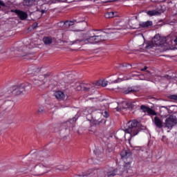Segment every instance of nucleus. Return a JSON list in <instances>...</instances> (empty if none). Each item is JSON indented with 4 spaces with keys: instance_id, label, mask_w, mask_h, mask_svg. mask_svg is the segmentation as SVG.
<instances>
[{
    "instance_id": "31",
    "label": "nucleus",
    "mask_w": 177,
    "mask_h": 177,
    "mask_svg": "<svg viewBox=\"0 0 177 177\" xmlns=\"http://www.w3.org/2000/svg\"><path fill=\"white\" fill-rule=\"evenodd\" d=\"M65 25H66V26H68V27H70V26L74 25V22H73V21H67L65 23Z\"/></svg>"
},
{
    "instance_id": "18",
    "label": "nucleus",
    "mask_w": 177,
    "mask_h": 177,
    "mask_svg": "<svg viewBox=\"0 0 177 177\" xmlns=\"http://www.w3.org/2000/svg\"><path fill=\"white\" fill-rule=\"evenodd\" d=\"M55 96L58 100H64V98L66 97V95L62 91L55 92Z\"/></svg>"
},
{
    "instance_id": "9",
    "label": "nucleus",
    "mask_w": 177,
    "mask_h": 177,
    "mask_svg": "<svg viewBox=\"0 0 177 177\" xmlns=\"http://www.w3.org/2000/svg\"><path fill=\"white\" fill-rule=\"evenodd\" d=\"M127 28H131V30H136V28H140V24L136 20L129 21V25H127Z\"/></svg>"
},
{
    "instance_id": "15",
    "label": "nucleus",
    "mask_w": 177,
    "mask_h": 177,
    "mask_svg": "<svg viewBox=\"0 0 177 177\" xmlns=\"http://www.w3.org/2000/svg\"><path fill=\"white\" fill-rule=\"evenodd\" d=\"M115 26L118 27L116 28V30H125L127 28V26L128 25H127V23H125L124 21H118L116 22Z\"/></svg>"
},
{
    "instance_id": "37",
    "label": "nucleus",
    "mask_w": 177,
    "mask_h": 177,
    "mask_svg": "<svg viewBox=\"0 0 177 177\" xmlns=\"http://www.w3.org/2000/svg\"><path fill=\"white\" fill-rule=\"evenodd\" d=\"M87 111H88V114H92V110H90V111L88 110Z\"/></svg>"
},
{
    "instance_id": "19",
    "label": "nucleus",
    "mask_w": 177,
    "mask_h": 177,
    "mask_svg": "<svg viewBox=\"0 0 177 177\" xmlns=\"http://www.w3.org/2000/svg\"><path fill=\"white\" fill-rule=\"evenodd\" d=\"M151 26H153V22L151 21L140 23V28H148V27H150Z\"/></svg>"
},
{
    "instance_id": "7",
    "label": "nucleus",
    "mask_w": 177,
    "mask_h": 177,
    "mask_svg": "<svg viewBox=\"0 0 177 177\" xmlns=\"http://www.w3.org/2000/svg\"><path fill=\"white\" fill-rule=\"evenodd\" d=\"M176 124V119L174 118V116H170L167 119L165 120V126L166 128H172L174 125Z\"/></svg>"
},
{
    "instance_id": "27",
    "label": "nucleus",
    "mask_w": 177,
    "mask_h": 177,
    "mask_svg": "<svg viewBox=\"0 0 177 177\" xmlns=\"http://www.w3.org/2000/svg\"><path fill=\"white\" fill-rule=\"evenodd\" d=\"M77 120H78V115H75L73 118L69 120L70 124H73L75 122H77Z\"/></svg>"
},
{
    "instance_id": "14",
    "label": "nucleus",
    "mask_w": 177,
    "mask_h": 177,
    "mask_svg": "<svg viewBox=\"0 0 177 177\" xmlns=\"http://www.w3.org/2000/svg\"><path fill=\"white\" fill-rule=\"evenodd\" d=\"M92 86H91V84H82L77 87V91H85L86 92H89Z\"/></svg>"
},
{
    "instance_id": "34",
    "label": "nucleus",
    "mask_w": 177,
    "mask_h": 177,
    "mask_svg": "<svg viewBox=\"0 0 177 177\" xmlns=\"http://www.w3.org/2000/svg\"><path fill=\"white\" fill-rule=\"evenodd\" d=\"M45 111V109L44 108H39V113H44Z\"/></svg>"
},
{
    "instance_id": "24",
    "label": "nucleus",
    "mask_w": 177,
    "mask_h": 177,
    "mask_svg": "<svg viewBox=\"0 0 177 177\" xmlns=\"http://www.w3.org/2000/svg\"><path fill=\"white\" fill-rule=\"evenodd\" d=\"M43 41L45 45H50V44L52 43V39L50 37H44L43 39Z\"/></svg>"
},
{
    "instance_id": "16",
    "label": "nucleus",
    "mask_w": 177,
    "mask_h": 177,
    "mask_svg": "<svg viewBox=\"0 0 177 177\" xmlns=\"http://www.w3.org/2000/svg\"><path fill=\"white\" fill-rule=\"evenodd\" d=\"M15 13L19 16V17L21 19V20H26V19H27V17L28 16L26 12L20 11L19 10H16Z\"/></svg>"
},
{
    "instance_id": "17",
    "label": "nucleus",
    "mask_w": 177,
    "mask_h": 177,
    "mask_svg": "<svg viewBox=\"0 0 177 177\" xmlns=\"http://www.w3.org/2000/svg\"><path fill=\"white\" fill-rule=\"evenodd\" d=\"M128 107V102H122L118 104V106L116 108L117 111H121V110H125Z\"/></svg>"
},
{
    "instance_id": "42",
    "label": "nucleus",
    "mask_w": 177,
    "mask_h": 177,
    "mask_svg": "<svg viewBox=\"0 0 177 177\" xmlns=\"http://www.w3.org/2000/svg\"><path fill=\"white\" fill-rule=\"evenodd\" d=\"M158 80H160V78H161L160 76H158Z\"/></svg>"
},
{
    "instance_id": "35",
    "label": "nucleus",
    "mask_w": 177,
    "mask_h": 177,
    "mask_svg": "<svg viewBox=\"0 0 177 177\" xmlns=\"http://www.w3.org/2000/svg\"><path fill=\"white\" fill-rule=\"evenodd\" d=\"M1 6H5V4L3 3V1L0 0V8Z\"/></svg>"
},
{
    "instance_id": "26",
    "label": "nucleus",
    "mask_w": 177,
    "mask_h": 177,
    "mask_svg": "<svg viewBox=\"0 0 177 177\" xmlns=\"http://www.w3.org/2000/svg\"><path fill=\"white\" fill-rule=\"evenodd\" d=\"M92 172H93V169H91L88 170V173H82L81 174L77 175V176H79V177L88 176V175H91V174H92Z\"/></svg>"
},
{
    "instance_id": "40",
    "label": "nucleus",
    "mask_w": 177,
    "mask_h": 177,
    "mask_svg": "<svg viewBox=\"0 0 177 177\" xmlns=\"http://www.w3.org/2000/svg\"><path fill=\"white\" fill-rule=\"evenodd\" d=\"M132 77H138V75H132Z\"/></svg>"
},
{
    "instance_id": "22",
    "label": "nucleus",
    "mask_w": 177,
    "mask_h": 177,
    "mask_svg": "<svg viewBox=\"0 0 177 177\" xmlns=\"http://www.w3.org/2000/svg\"><path fill=\"white\" fill-rule=\"evenodd\" d=\"M147 13L149 16H158V15H160V12H158L157 10L148 11Z\"/></svg>"
},
{
    "instance_id": "30",
    "label": "nucleus",
    "mask_w": 177,
    "mask_h": 177,
    "mask_svg": "<svg viewBox=\"0 0 177 177\" xmlns=\"http://www.w3.org/2000/svg\"><path fill=\"white\" fill-rule=\"evenodd\" d=\"M100 123L106 124V120L103 119H97L95 122V124H100Z\"/></svg>"
},
{
    "instance_id": "4",
    "label": "nucleus",
    "mask_w": 177,
    "mask_h": 177,
    "mask_svg": "<svg viewBox=\"0 0 177 177\" xmlns=\"http://www.w3.org/2000/svg\"><path fill=\"white\" fill-rule=\"evenodd\" d=\"M165 42V38L161 37L160 35H156L151 42L144 44L143 45H145V49H151V48H154V46H163Z\"/></svg>"
},
{
    "instance_id": "43",
    "label": "nucleus",
    "mask_w": 177,
    "mask_h": 177,
    "mask_svg": "<svg viewBox=\"0 0 177 177\" xmlns=\"http://www.w3.org/2000/svg\"><path fill=\"white\" fill-rule=\"evenodd\" d=\"M85 113H85V115H88V113H86V111Z\"/></svg>"
},
{
    "instance_id": "44",
    "label": "nucleus",
    "mask_w": 177,
    "mask_h": 177,
    "mask_svg": "<svg viewBox=\"0 0 177 177\" xmlns=\"http://www.w3.org/2000/svg\"><path fill=\"white\" fill-rule=\"evenodd\" d=\"M92 86V88L91 89H93V86Z\"/></svg>"
},
{
    "instance_id": "6",
    "label": "nucleus",
    "mask_w": 177,
    "mask_h": 177,
    "mask_svg": "<svg viewBox=\"0 0 177 177\" xmlns=\"http://www.w3.org/2000/svg\"><path fill=\"white\" fill-rule=\"evenodd\" d=\"M28 91H31V85L21 84L13 91V93L15 95H24V92H28Z\"/></svg>"
},
{
    "instance_id": "2",
    "label": "nucleus",
    "mask_w": 177,
    "mask_h": 177,
    "mask_svg": "<svg viewBox=\"0 0 177 177\" xmlns=\"http://www.w3.org/2000/svg\"><path fill=\"white\" fill-rule=\"evenodd\" d=\"M138 121H130L127 124V128L125 129L124 138L126 140H131L133 136H136L139 133V127H138Z\"/></svg>"
},
{
    "instance_id": "12",
    "label": "nucleus",
    "mask_w": 177,
    "mask_h": 177,
    "mask_svg": "<svg viewBox=\"0 0 177 177\" xmlns=\"http://www.w3.org/2000/svg\"><path fill=\"white\" fill-rule=\"evenodd\" d=\"M140 109L142 110V111H144V113H148V114H149L150 115H157V113L156 111H154V110L145 106V105H142L140 106Z\"/></svg>"
},
{
    "instance_id": "28",
    "label": "nucleus",
    "mask_w": 177,
    "mask_h": 177,
    "mask_svg": "<svg viewBox=\"0 0 177 177\" xmlns=\"http://www.w3.org/2000/svg\"><path fill=\"white\" fill-rule=\"evenodd\" d=\"M101 115H102V117H104V118H108L109 117V113L107 112V111H103L101 113Z\"/></svg>"
},
{
    "instance_id": "45",
    "label": "nucleus",
    "mask_w": 177,
    "mask_h": 177,
    "mask_svg": "<svg viewBox=\"0 0 177 177\" xmlns=\"http://www.w3.org/2000/svg\"><path fill=\"white\" fill-rule=\"evenodd\" d=\"M168 75L165 76L166 78H167Z\"/></svg>"
},
{
    "instance_id": "41",
    "label": "nucleus",
    "mask_w": 177,
    "mask_h": 177,
    "mask_svg": "<svg viewBox=\"0 0 177 177\" xmlns=\"http://www.w3.org/2000/svg\"><path fill=\"white\" fill-rule=\"evenodd\" d=\"M46 3H49V0H46Z\"/></svg>"
},
{
    "instance_id": "21",
    "label": "nucleus",
    "mask_w": 177,
    "mask_h": 177,
    "mask_svg": "<svg viewBox=\"0 0 177 177\" xmlns=\"http://www.w3.org/2000/svg\"><path fill=\"white\" fill-rule=\"evenodd\" d=\"M35 167H44V164L41 163V162H38V160H35V162H32V167L35 168Z\"/></svg>"
},
{
    "instance_id": "39",
    "label": "nucleus",
    "mask_w": 177,
    "mask_h": 177,
    "mask_svg": "<svg viewBox=\"0 0 177 177\" xmlns=\"http://www.w3.org/2000/svg\"><path fill=\"white\" fill-rule=\"evenodd\" d=\"M175 44L177 45V38L174 40Z\"/></svg>"
},
{
    "instance_id": "20",
    "label": "nucleus",
    "mask_w": 177,
    "mask_h": 177,
    "mask_svg": "<svg viewBox=\"0 0 177 177\" xmlns=\"http://www.w3.org/2000/svg\"><path fill=\"white\" fill-rule=\"evenodd\" d=\"M131 77H118V80L111 82V84H117V82H120V81H127V80H131Z\"/></svg>"
},
{
    "instance_id": "33",
    "label": "nucleus",
    "mask_w": 177,
    "mask_h": 177,
    "mask_svg": "<svg viewBox=\"0 0 177 177\" xmlns=\"http://www.w3.org/2000/svg\"><path fill=\"white\" fill-rule=\"evenodd\" d=\"M170 99H172L173 100H177V95H171Z\"/></svg>"
},
{
    "instance_id": "13",
    "label": "nucleus",
    "mask_w": 177,
    "mask_h": 177,
    "mask_svg": "<svg viewBox=\"0 0 177 177\" xmlns=\"http://www.w3.org/2000/svg\"><path fill=\"white\" fill-rule=\"evenodd\" d=\"M160 115L162 118H167L169 115V109L165 106H160Z\"/></svg>"
},
{
    "instance_id": "5",
    "label": "nucleus",
    "mask_w": 177,
    "mask_h": 177,
    "mask_svg": "<svg viewBox=\"0 0 177 177\" xmlns=\"http://www.w3.org/2000/svg\"><path fill=\"white\" fill-rule=\"evenodd\" d=\"M120 156L122 160L124 161V167L126 169L131 168V165L132 164V153L129 151L123 150L120 152Z\"/></svg>"
},
{
    "instance_id": "8",
    "label": "nucleus",
    "mask_w": 177,
    "mask_h": 177,
    "mask_svg": "<svg viewBox=\"0 0 177 177\" xmlns=\"http://www.w3.org/2000/svg\"><path fill=\"white\" fill-rule=\"evenodd\" d=\"M118 171H116L115 169L111 168L109 169L108 171H106V176L110 177V176H115V175H122V173L124 172V170H121V169H118Z\"/></svg>"
},
{
    "instance_id": "25",
    "label": "nucleus",
    "mask_w": 177,
    "mask_h": 177,
    "mask_svg": "<svg viewBox=\"0 0 177 177\" xmlns=\"http://www.w3.org/2000/svg\"><path fill=\"white\" fill-rule=\"evenodd\" d=\"M57 169H58L59 171H67V169H68V167H66L63 165H59L57 166Z\"/></svg>"
},
{
    "instance_id": "23",
    "label": "nucleus",
    "mask_w": 177,
    "mask_h": 177,
    "mask_svg": "<svg viewBox=\"0 0 177 177\" xmlns=\"http://www.w3.org/2000/svg\"><path fill=\"white\" fill-rule=\"evenodd\" d=\"M105 17L106 19H112V17H117V15H115L113 12H110L105 15Z\"/></svg>"
},
{
    "instance_id": "36",
    "label": "nucleus",
    "mask_w": 177,
    "mask_h": 177,
    "mask_svg": "<svg viewBox=\"0 0 177 177\" xmlns=\"http://www.w3.org/2000/svg\"><path fill=\"white\" fill-rule=\"evenodd\" d=\"M94 153L97 155L99 154V152H97V149L94 150Z\"/></svg>"
},
{
    "instance_id": "38",
    "label": "nucleus",
    "mask_w": 177,
    "mask_h": 177,
    "mask_svg": "<svg viewBox=\"0 0 177 177\" xmlns=\"http://www.w3.org/2000/svg\"><path fill=\"white\" fill-rule=\"evenodd\" d=\"M145 70H147V67H145V68L141 69V71H145Z\"/></svg>"
},
{
    "instance_id": "29",
    "label": "nucleus",
    "mask_w": 177,
    "mask_h": 177,
    "mask_svg": "<svg viewBox=\"0 0 177 177\" xmlns=\"http://www.w3.org/2000/svg\"><path fill=\"white\" fill-rule=\"evenodd\" d=\"M24 5H26V6H30L32 5V1H31V0H25Z\"/></svg>"
},
{
    "instance_id": "11",
    "label": "nucleus",
    "mask_w": 177,
    "mask_h": 177,
    "mask_svg": "<svg viewBox=\"0 0 177 177\" xmlns=\"http://www.w3.org/2000/svg\"><path fill=\"white\" fill-rule=\"evenodd\" d=\"M123 93L124 95H129L131 93H135L136 92H139V88L138 87H128L127 88H124L122 90Z\"/></svg>"
},
{
    "instance_id": "32",
    "label": "nucleus",
    "mask_w": 177,
    "mask_h": 177,
    "mask_svg": "<svg viewBox=\"0 0 177 177\" xmlns=\"http://www.w3.org/2000/svg\"><path fill=\"white\" fill-rule=\"evenodd\" d=\"M109 84V82H107V80H102L101 85L102 86H107V84Z\"/></svg>"
},
{
    "instance_id": "10",
    "label": "nucleus",
    "mask_w": 177,
    "mask_h": 177,
    "mask_svg": "<svg viewBox=\"0 0 177 177\" xmlns=\"http://www.w3.org/2000/svg\"><path fill=\"white\" fill-rule=\"evenodd\" d=\"M156 116L152 118V121L153 124H155L156 127L157 128H162L164 127V124L162 123V120H161L157 115H155Z\"/></svg>"
},
{
    "instance_id": "1",
    "label": "nucleus",
    "mask_w": 177,
    "mask_h": 177,
    "mask_svg": "<svg viewBox=\"0 0 177 177\" xmlns=\"http://www.w3.org/2000/svg\"><path fill=\"white\" fill-rule=\"evenodd\" d=\"M109 35L106 32H102V34L100 36H87L82 40L77 39L73 41H70L69 45H74V44H80V42L84 44H97L99 42H103V41H106Z\"/></svg>"
},
{
    "instance_id": "3",
    "label": "nucleus",
    "mask_w": 177,
    "mask_h": 177,
    "mask_svg": "<svg viewBox=\"0 0 177 177\" xmlns=\"http://www.w3.org/2000/svg\"><path fill=\"white\" fill-rule=\"evenodd\" d=\"M41 69L38 67H33L31 71H29V74H32L35 76L33 79V84L37 85V86H41L44 85V80H45V76L42 75H39Z\"/></svg>"
}]
</instances>
